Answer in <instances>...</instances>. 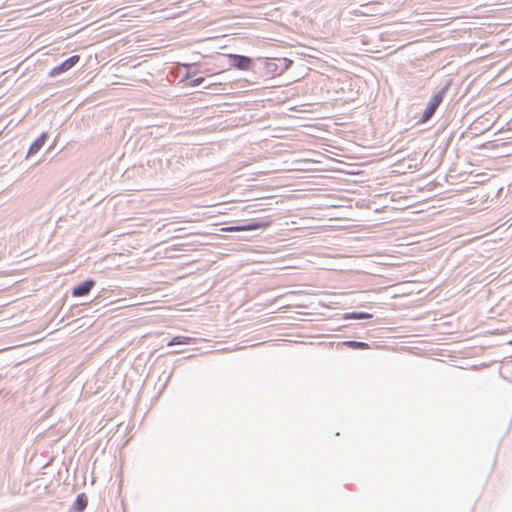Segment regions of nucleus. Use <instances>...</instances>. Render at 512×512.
I'll return each instance as SVG.
<instances>
[{
	"mask_svg": "<svg viewBox=\"0 0 512 512\" xmlns=\"http://www.w3.org/2000/svg\"><path fill=\"white\" fill-rule=\"evenodd\" d=\"M272 220L270 217H266L261 221H252L245 225H237V226H229L223 227L221 231L223 232H243V231H251L257 229H266L271 226Z\"/></svg>",
	"mask_w": 512,
	"mask_h": 512,
	"instance_id": "obj_1",
	"label": "nucleus"
},
{
	"mask_svg": "<svg viewBox=\"0 0 512 512\" xmlns=\"http://www.w3.org/2000/svg\"><path fill=\"white\" fill-rule=\"evenodd\" d=\"M372 315L365 312H353L345 316L346 319H369Z\"/></svg>",
	"mask_w": 512,
	"mask_h": 512,
	"instance_id": "obj_9",
	"label": "nucleus"
},
{
	"mask_svg": "<svg viewBox=\"0 0 512 512\" xmlns=\"http://www.w3.org/2000/svg\"><path fill=\"white\" fill-rule=\"evenodd\" d=\"M204 81L203 77L195 78L191 82V86H198Z\"/></svg>",
	"mask_w": 512,
	"mask_h": 512,
	"instance_id": "obj_10",
	"label": "nucleus"
},
{
	"mask_svg": "<svg viewBox=\"0 0 512 512\" xmlns=\"http://www.w3.org/2000/svg\"><path fill=\"white\" fill-rule=\"evenodd\" d=\"M95 285L94 280L89 279L74 287L72 290V295L74 297H81L89 294L93 286Z\"/></svg>",
	"mask_w": 512,
	"mask_h": 512,
	"instance_id": "obj_5",
	"label": "nucleus"
},
{
	"mask_svg": "<svg viewBox=\"0 0 512 512\" xmlns=\"http://www.w3.org/2000/svg\"><path fill=\"white\" fill-rule=\"evenodd\" d=\"M48 134L43 132L30 146L27 157L36 154L46 143Z\"/></svg>",
	"mask_w": 512,
	"mask_h": 512,
	"instance_id": "obj_6",
	"label": "nucleus"
},
{
	"mask_svg": "<svg viewBox=\"0 0 512 512\" xmlns=\"http://www.w3.org/2000/svg\"><path fill=\"white\" fill-rule=\"evenodd\" d=\"M343 344L352 349H361V350L369 349V345L365 342L346 341Z\"/></svg>",
	"mask_w": 512,
	"mask_h": 512,
	"instance_id": "obj_8",
	"label": "nucleus"
},
{
	"mask_svg": "<svg viewBox=\"0 0 512 512\" xmlns=\"http://www.w3.org/2000/svg\"><path fill=\"white\" fill-rule=\"evenodd\" d=\"M77 504H78L79 510L84 509L86 506V502H83L80 498L77 499Z\"/></svg>",
	"mask_w": 512,
	"mask_h": 512,
	"instance_id": "obj_11",
	"label": "nucleus"
},
{
	"mask_svg": "<svg viewBox=\"0 0 512 512\" xmlns=\"http://www.w3.org/2000/svg\"><path fill=\"white\" fill-rule=\"evenodd\" d=\"M80 60L79 55H73L70 58L63 61L60 65L53 67L49 71V77H56L74 67Z\"/></svg>",
	"mask_w": 512,
	"mask_h": 512,
	"instance_id": "obj_2",
	"label": "nucleus"
},
{
	"mask_svg": "<svg viewBox=\"0 0 512 512\" xmlns=\"http://www.w3.org/2000/svg\"><path fill=\"white\" fill-rule=\"evenodd\" d=\"M227 57L232 60L231 65L238 70L247 71L252 68L253 60L250 57L237 54H228Z\"/></svg>",
	"mask_w": 512,
	"mask_h": 512,
	"instance_id": "obj_4",
	"label": "nucleus"
},
{
	"mask_svg": "<svg viewBox=\"0 0 512 512\" xmlns=\"http://www.w3.org/2000/svg\"><path fill=\"white\" fill-rule=\"evenodd\" d=\"M443 94H444V92L440 91L436 95L433 96L432 100L430 101V103L428 104V106L426 107V109L423 112V115L421 118V123H425L433 116L436 109L438 108V106L440 105V103L443 100Z\"/></svg>",
	"mask_w": 512,
	"mask_h": 512,
	"instance_id": "obj_3",
	"label": "nucleus"
},
{
	"mask_svg": "<svg viewBox=\"0 0 512 512\" xmlns=\"http://www.w3.org/2000/svg\"><path fill=\"white\" fill-rule=\"evenodd\" d=\"M195 343V339L192 337L187 336H175L171 339V341L168 343V346H174V345H189Z\"/></svg>",
	"mask_w": 512,
	"mask_h": 512,
	"instance_id": "obj_7",
	"label": "nucleus"
}]
</instances>
